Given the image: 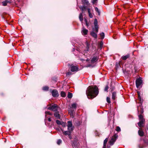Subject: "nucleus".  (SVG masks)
<instances>
[{
    "label": "nucleus",
    "mask_w": 148,
    "mask_h": 148,
    "mask_svg": "<svg viewBox=\"0 0 148 148\" xmlns=\"http://www.w3.org/2000/svg\"><path fill=\"white\" fill-rule=\"evenodd\" d=\"M67 127L69 128V127H73L72 122V121H69L67 122Z\"/></svg>",
    "instance_id": "obj_13"
},
{
    "label": "nucleus",
    "mask_w": 148,
    "mask_h": 148,
    "mask_svg": "<svg viewBox=\"0 0 148 148\" xmlns=\"http://www.w3.org/2000/svg\"><path fill=\"white\" fill-rule=\"evenodd\" d=\"M95 10L96 12H97L98 13V15H100V11L97 8L95 7Z\"/></svg>",
    "instance_id": "obj_29"
},
{
    "label": "nucleus",
    "mask_w": 148,
    "mask_h": 148,
    "mask_svg": "<svg viewBox=\"0 0 148 148\" xmlns=\"http://www.w3.org/2000/svg\"><path fill=\"white\" fill-rule=\"evenodd\" d=\"M130 56L129 54H128L125 56H123L122 57V59L123 60H125L127 58H129L130 57Z\"/></svg>",
    "instance_id": "obj_14"
},
{
    "label": "nucleus",
    "mask_w": 148,
    "mask_h": 148,
    "mask_svg": "<svg viewBox=\"0 0 148 148\" xmlns=\"http://www.w3.org/2000/svg\"><path fill=\"white\" fill-rule=\"evenodd\" d=\"M87 10L88 13H91V10L90 8H88Z\"/></svg>",
    "instance_id": "obj_40"
},
{
    "label": "nucleus",
    "mask_w": 148,
    "mask_h": 148,
    "mask_svg": "<svg viewBox=\"0 0 148 148\" xmlns=\"http://www.w3.org/2000/svg\"><path fill=\"white\" fill-rule=\"evenodd\" d=\"M117 136L116 134H114L110 140L109 141V143L110 145H112L113 144L114 142L115 141L116 138H117Z\"/></svg>",
    "instance_id": "obj_4"
},
{
    "label": "nucleus",
    "mask_w": 148,
    "mask_h": 148,
    "mask_svg": "<svg viewBox=\"0 0 148 148\" xmlns=\"http://www.w3.org/2000/svg\"><path fill=\"white\" fill-rule=\"evenodd\" d=\"M45 114H46V115H45L46 116H47V114H48V115H51L52 114V113H51L49 112H47V111L45 112Z\"/></svg>",
    "instance_id": "obj_32"
},
{
    "label": "nucleus",
    "mask_w": 148,
    "mask_h": 148,
    "mask_svg": "<svg viewBox=\"0 0 148 148\" xmlns=\"http://www.w3.org/2000/svg\"><path fill=\"white\" fill-rule=\"evenodd\" d=\"M79 18L81 22L83 21V15L82 13H81L79 15Z\"/></svg>",
    "instance_id": "obj_21"
},
{
    "label": "nucleus",
    "mask_w": 148,
    "mask_h": 148,
    "mask_svg": "<svg viewBox=\"0 0 148 148\" xmlns=\"http://www.w3.org/2000/svg\"><path fill=\"white\" fill-rule=\"evenodd\" d=\"M89 16L90 18H92L93 17V16L91 13H88Z\"/></svg>",
    "instance_id": "obj_38"
},
{
    "label": "nucleus",
    "mask_w": 148,
    "mask_h": 148,
    "mask_svg": "<svg viewBox=\"0 0 148 148\" xmlns=\"http://www.w3.org/2000/svg\"><path fill=\"white\" fill-rule=\"evenodd\" d=\"M95 28H98V25H94Z\"/></svg>",
    "instance_id": "obj_42"
},
{
    "label": "nucleus",
    "mask_w": 148,
    "mask_h": 148,
    "mask_svg": "<svg viewBox=\"0 0 148 148\" xmlns=\"http://www.w3.org/2000/svg\"><path fill=\"white\" fill-rule=\"evenodd\" d=\"M136 85L137 88H138L142 83V78L139 77L136 80Z\"/></svg>",
    "instance_id": "obj_5"
},
{
    "label": "nucleus",
    "mask_w": 148,
    "mask_h": 148,
    "mask_svg": "<svg viewBox=\"0 0 148 148\" xmlns=\"http://www.w3.org/2000/svg\"><path fill=\"white\" fill-rule=\"evenodd\" d=\"M116 130L117 132H120L121 131L120 128L118 126H117L116 128Z\"/></svg>",
    "instance_id": "obj_33"
},
{
    "label": "nucleus",
    "mask_w": 148,
    "mask_h": 148,
    "mask_svg": "<svg viewBox=\"0 0 148 148\" xmlns=\"http://www.w3.org/2000/svg\"><path fill=\"white\" fill-rule=\"evenodd\" d=\"M59 108L58 106L55 104L52 105L48 108V109L54 111H56Z\"/></svg>",
    "instance_id": "obj_3"
},
{
    "label": "nucleus",
    "mask_w": 148,
    "mask_h": 148,
    "mask_svg": "<svg viewBox=\"0 0 148 148\" xmlns=\"http://www.w3.org/2000/svg\"><path fill=\"white\" fill-rule=\"evenodd\" d=\"M71 106L72 108H73V109H75L76 108L77 105L75 103H73L72 104Z\"/></svg>",
    "instance_id": "obj_25"
},
{
    "label": "nucleus",
    "mask_w": 148,
    "mask_h": 148,
    "mask_svg": "<svg viewBox=\"0 0 148 148\" xmlns=\"http://www.w3.org/2000/svg\"><path fill=\"white\" fill-rule=\"evenodd\" d=\"M108 140V138H106L104 140L103 142V148H106V143Z\"/></svg>",
    "instance_id": "obj_15"
},
{
    "label": "nucleus",
    "mask_w": 148,
    "mask_h": 148,
    "mask_svg": "<svg viewBox=\"0 0 148 148\" xmlns=\"http://www.w3.org/2000/svg\"><path fill=\"white\" fill-rule=\"evenodd\" d=\"M86 48L84 50V53H87L89 51V47L90 45L88 44L87 42H86Z\"/></svg>",
    "instance_id": "obj_9"
},
{
    "label": "nucleus",
    "mask_w": 148,
    "mask_h": 148,
    "mask_svg": "<svg viewBox=\"0 0 148 148\" xmlns=\"http://www.w3.org/2000/svg\"><path fill=\"white\" fill-rule=\"evenodd\" d=\"M69 136V138L71 139V135L70 136Z\"/></svg>",
    "instance_id": "obj_48"
},
{
    "label": "nucleus",
    "mask_w": 148,
    "mask_h": 148,
    "mask_svg": "<svg viewBox=\"0 0 148 148\" xmlns=\"http://www.w3.org/2000/svg\"><path fill=\"white\" fill-rule=\"evenodd\" d=\"M88 30L85 29V28L83 27L82 29V35H85L87 34L88 33Z\"/></svg>",
    "instance_id": "obj_10"
},
{
    "label": "nucleus",
    "mask_w": 148,
    "mask_h": 148,
    "mask_svg": "<svg viewBox=\"0 0 148 148\" xmlns=\"http://www.w3.org/2000/svg\"><path fill=\"white\" fill-rule=\"evenodd\" d=\"M95 29L96 32H97L98 31V28H95Z\"/></svg>",
    "instance_id": "obj_44"
},
{
    "label": "nucleus",
    "mask_w": 148,
    "mask_h": 148,
    "mask_svg": "<svg viewBox=\"0 0 148 148\" xmlns=\"http://www.w3.org/2000/svg\"><path fill=\"white\" fill-rule=\"evenodd\" d=\"M139 118L140 121L138 123V124L139 127H143L145 122V119L143 118V116L142 115L139 116Z\"/></svg>",
    "instance_id": "obj_2"
},
{
    "label": "nucleus",
    "mask_w": 148,
    "mask_h": 148,
    "mask_svg": "<svg viewBox=\"0 0 148 148\" xmlns=\"http://www.w3.org/2000/svg\"><path fill=\"white\" fill-rule=\"evenodd\" d=\"M69 112L70 114L71 117L73 118L74 117V111L73 110L72 108H71L69 110Z\"/></svg>",
    "instance_id": "obj_8"
},
{
    "label": "nucleus",
    "mask_w": 148,
    "mask_h": 148,
    "mask_svg": "<svg viewBox=\"0 0 148 148\" xmlns=\"http://www.w3.org/2000/svg\"><path fill=\"white\" fill-rule=\"evenodd\" d=\"M91 35L94 38H97V34L93 32H91Z\"/></svg>",
    "instance_id": "obj_17"
},
{
    "label": "nucleus",
    "mask_w": 148,
    "mask_h": 148,
    "mask_svg": "<svg viewBox=\"0 0 148 148\" xmlns=\"http://www.w3.org/2000/svg\"><path fill=\"white\" fill-rule=\"evenodd\" d=\"M71 74V73L70 72H69L67 73H66V75L67 76H68V75H70Z\"/></svg>",
    "instance_id": "obj_41"
},
{
    "label": "nucleus",
    "mask_w": 148,
    "mask_h": 148,
    "mask_svg": "<svg viewBox=\"0 0 148 148\" xmlns=\"http://www.w3.org/2000/svg\"><path fill=\"white\" fill-rule=\"evenodd\" d=\"M107 101L108 103H110V98L108 97H107Z\"/></svg>",
    "instance_id": "obj_36"
},
{
    "label": "nucleus",
    "mask_w": 148,
    "mask_h": 148,
    "mask_svg": "<svg viewBox=\"0 0 148 148\" xmlns=\"http://www.w3.org/2000/svg\"><path fill=\"white\" fill-rule=\"evenodd\" d=\"M72 94L70 92H69L68 95V97L69 98H71L72 97Z\"/></svg>",
    "instance_id": "obj_28"
},
{
    "label": "nucleus",
    "mask_w": 148,
    "mask_h": 148,
    "mask_svg": "<svg viewBox=\"0 0 148 148\" xmlns=\"http://www.w3.org/2000/svg\"><path fill=\"white\" fill-rule=\"evenodd\" d=\"M108 88H109V87H108V86H106L105 88V89H104L105 91H107V90H108Z\"/></svg>",
    "instance_id": "obj_37"
},
{
    "label": "nucleus",
    "mask_w": 148,
    "mask_h": 148,
    "mask_svg": "<svg viewBox=\"0 0 148 148\" xmlns=\"http://www.w3.org/2000/svg\"><path fill=\"white\" fill-rule=\"evenodd\" d=\"M138 133L139 135L140 136H143L144 135V132L142 130H139L138 131Z\"/></svg>",
    "instance_id": "obj_18"
},
{
    "label": "nucleus",
    "mask_w": 148,
    "mask_h": 148,
    "mask_svg": "<svg viewBox=\"0 0 148 148\" xmlns=\"http://www.w3.org/2000/svg\"><path fill=\"white\" fill-rule=\"evenodd\" d=\"M99 92L98 89L95 86H89L87 89L86 93L88 99H92L96 97Z\"/></svg>",
    "instance_id": "obj_1"
},
{
    "label": "nucleus",
    "mask_w": 148,
    "mask_h": 148,
    "mask_svg": "<svg viewBox=\"0 0 148 148\" xmlns=\"http://www.w3.org/2000/svg\"><path fill=\"white\" fill-rule=\"evenodd\" d=\"M78 67L76 66L72 65L71 67V70L72 72H76L78 71Z\"/></svg>",
    "instance_id": "obj_6"
},
{
    "label": "nucleus",
    "mask_w": 148,
    "mask_h": 148,
    "mask_svg": "<svg viewBox=\"0 0 148 148\" xmlns=\"http://www.w3.org/2000/svg\"><path fill=\"white\" fill-rule=\"evenodd\" d=\"M60 94L61 96L63 97H64L66 96V94L65 92L63 91H61Z\"/></svg>",
    "instance_id": "obj_26"
},
{
    "label": "nucleus",
    "mask_w": 148,
    "mask_h": 148,
    "mask_svg": "<svg viewBox=\"0 0 148 148\" xmlns=\"http://www.w3.org/2000/svg\"><path fill=\"white\" fill-rule=\"evenodd\" d=\"M73 127H69V128H68V130L71 132L73 130Z\"/></svg>",
    "instance_id": "obj_31"
},
{
    "label": "nucleus",
    "mask_w": 148,
    "mask_h": 148,
    "mask_svg": "<svg viewBox=\"0 0 148 148\" xmlns=\"http://www.w3.org/2000/svg\"><path fill=\"white\" fill-rule=\"evenodd\" d=\"M100 36L101 37V39H103L104 38V36H105L104 33L103 32H102V33H101L100 34Z\"/></svg>",
    "instance_id": "obj_27"
},
{
    "label": "nucleus",
    "mask_w": 148,
    "mask_h": 148,
    "mask_svg": "<svg viewBox=\"0 0 148 148\" xmlns=\"http://www.w3.org/2000/svg\"><path fill=\"white\" fill-rule=\"evenodd\" d=\"M82 2L84 4L88 5L89 3V2L88 0H83Z\"/></svg>",
    "instance_id": "obj_24"
},
{
    "label": "nucleus",
    "mask_w": 148,
    "mask_h": 148,
    "mask_svg": "<svg viewBox=\"0 0 148 148\" xmlns=\"http://www.w3.org/2000/svg\"><path fill=\"white\" fill-rule=\"evenodd\" d=\"M86 25H87V26H88V23H87H87H86Z\"/></svg>",
    "instance_id": "obj_49"
},
{
    "label": "nucleus",
    "mask_w": 148,
    "mask_h": 148,
    "mask_svg": "<svg viewBox=\"0 0 148 148\" xmlns=\"http://www.w3.org/2000/svg\"><path fill=\"white\" fill-rule=\"evenodd\" d=\"M48 121H51V118L50 117H49L48 118Z\"/></svg>",
    "instance_id": "obj_45"
},
{
    "label": "nucleus",
    "mask_w": 148,
    "mask_h": 148,
    "mask_svg": "<svg viewBox=\"0 0 148 148\" xmlns=\"http://www.w3.org/2000/svg\"><path fill=\"white\" fill-rule=\"evenodd\" d=\"M103 45V43H101L100 48H101V47H102Z\"/></svg>",
    "instance_id": "obj_47"
},
{
    "label": "nucleus",
    "mask_w": 148,
    "mask_h": 148,
    "mask_svg": "<svg viewBox=\"0 0 148 148\" xmlns=\"http://www.w3.org/2000/svg\"><path fill=\"white\" fill-rule=\"evenodd\" d=\"M9 1H6L2 2L3 5L4 6H5L7 5V4Z\"/></svg>",
    "instance_id": "obj_20"
},
{
    "label": "nucleus",
    "mask_w": 148,
    "mask_h": 148,
    "mask_svg": "<svg viewBox=\"0 0 148 148\" xmlns=\"http://www.w3.org/2000/svg\"><path fill=\"white\" fill-rule=\"evenodd\" d=\"M52 96L54 97H57L58 96V92L57 90H54L52 91Z\"/></svg>",
    "instance_id": "obj_7"
},
{
    "label": "nucleus",
    "mask_w": 148,
    "mask_h": 148,
    "mask_svg": "<svg viewBox=\"0 0 148 148\" xmlns=\"http://www.w3.org/2000/svg\"><path fill=\"white\" fill-rule=\"evenodd\" d=\"M63 133L65 135L70 136L71 135V132L68 130L66 131H64L63 130H62Z\"/></svg>",
    "instance_id": "obj_11"
},
{
    "label": "nucleus",
    "mask_w": 148,
    "mask_h": 148,
    "mask_svg": "<svg viewBox=\"0 0 148 148\" xmlns=\"http://www.w3.org/2000/svg\"><path fill=\"white\" fill-rule=\"evenodd\" d=\"M84 21L86 23H87V19L86 18H84Z\"/></svg>",
    "instance_id": "obj_43"
},
{
    "label": "nucleus",
    "mask_w": 148,
    "mask_h": 148,
    "mask_svg": "<svg viewBox=\"0 0 148 148\" xmlns=\"http://www.w3.org/2000/svg\"><path fill=\"white\" fill-rule=\"evenodd\" d=\"M137 93L138 94V99L139 101H140V102L141 103V102H142V101L140 95V92L139 91H138Z\"/></svg>",
    "instance_id": "obj_23"
},
{
    "label": "nucleus",
    "mask_w": 148,
    "mask_h": 148,
    "mask_svg": "<svg viewBox=\"0 0 148 148\" xmlns=\"http://www.w3.org/2000/svg\"><path fill=\"white\" fill-rule=\"evenodd\" d=\"M94 25H98V21L97 19H95L94 22Z\"/></svg>",
    "instance_id": "obj_34"
},
{
    "label": "nucleus",
    "mask_w": 148,
    "mask_h": 148,
    "mask_svg": "<svg viewBox=\"0 0 148 148\" xmlns=\"http://www.w3.org/2000/svg\"><path fill=\"white\" fill-rule=\"evenodd\" d=\"M143 112V110H142V112Z\"/></svg>",
    "instance_id": "obj_50"
},
{
    "label": "nucleus",
    "mask_w": 148,
    "mask_h": 148,
    "mask_svg": "<svg viewBox=\"0 0 148 148\" xmlns=\"http://www.w3.org/2000/svg\"><path fill=\"white\" fill-rule=\"evenodd\" d=\"M97 0H93L92 1V3L94 4L95 3H96V1H97Z\"/></svg>",
    "instance_id": "obj_39"
},
{
    "label": "nucleus",
    "mask_w": 148,
    "mask_h": 148,
    "mask_svg": "<svg viewBox=\"0 0 148 148\" xmlns=\"http://www.w3.org/2000/svg\"><path fill=\"white\" fill-rule=\"evenodd\" d=\"M65 124H63V125H62L63 127H64L66 125V123H64Z\"/></svg>",
    "instance_id": "obj_46"
},
{
    "label": "nucleus",
    "mask_w": 148,
    "mask_h": 148,
    "mask_svg": "<svg viewBox=\"0 0 148 148\" xmlns=\"http://www.w3.org/2000/svg\"><path fill=\"white\" fill-rule=\"evenodd\" d=\"M62 143V140L60 139H59L58 140L57 143L58 145H60Z\"/></svg>",
    "instance_id": "obj_35"
},
{
    "label": "nucleus",
    "mask_w": 148,
    "mask_h": 148,
    "mask_svg": "<svg viewBox=\"0 0 148 148\" xmlns=\"http://www.w3.org/2000/svg\"><path fill=\"white\" fill-rule=\"evenodd\" d=\"M42 89L44 90H47L49 89V87L47 86H45L43 87Z\"/></svg>",
    "instance_id": "obj_30"
},
{
    "label": "nucleus",
    "mask_w": 148,
    "mask_h": 148,
    "mask_svg": "<svg viewBox=\"0 0 148 148\" xmlns=\"http://www.w3.org/2000/svg\"><path fill=\"white\" fill-rule=\"evenodd\" d=\"M112 99L114 100L116 98V92H113L112 93Z\"/></svg>",
    "instance_id": "obj_16"
},
{
    "label": "nucleus",
    "mask_w": 148,
    "mask_h": 148,
    "mask_svg": "<svg viewBox=\"0 0 148 148\" xmlns=\"http://www.w3.org/2000/svg\"><path fill=\"white\" fill-rule=\"evenodd\" d=\"M55 116L58 119H60V115L58 112H55L54 114Z\"/></svg>",
    "instance_id": "obj_19"
},
{
    "label": "nucleus",
    "mask_w": 148,
    "mask_h": 148,
    "mask_svg": "<svg viewBox=\"0 0 148 148\" xmlns=\"http://www.w3.org/2000/svg\"><path fill=\"white\" fill-rule=\"evenodd\" d=\"M56 123L58 125H63V124H65L64 123V122H61L60 121L58 120H56Z\"/></svg>",
    "instance_id": "obj_22"
},
{
    "label": "nucleus",
    "mask_w": 148,
    "mask_h": 148,
    "mask_svg": "<svg viewBox=\"0 0 148 148\" xmlns=\"http://www.w3.org/2000/svg\"><path fill=\"white\" fill-rule=\"evenodd\" d=\"M98 58L97 57L94 56L91 59V62L92 63H94L97 61Z\"/></svg>",
    "instance_id": "obj_12"
}]
</instances>
